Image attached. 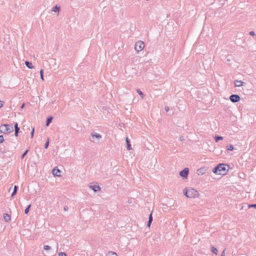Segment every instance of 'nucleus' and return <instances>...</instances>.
Wrapping results in <instances>:
<instances>
[{
  "instance_id": "obj_5",
  "label": "nucleus",
  "mask_w": 256,
  "mask_h": 256,
  "mask_svg": "<svg viewBox=\"0 0 256 256\" xmlns=\"http://www.w3.org/2000/svg\"><path fill=\"white\" fill-rule=\"evenodd\" d=\"M240 99V96L238 94H232L230 96V100L234 103L238 102Z\"/></svg>"
},
{
  "instance_id": "obj_27",
  "label": "nucleus",
  "mask_w": 256,
  "mask_h": 256,
  "mask_svg": "<svg viewBox=\"0 0 256 256\" xmlns=\"http://www.w3.org/2000/svg\"><path fill=\"white\" fill-rule=\"evenodd\" d=\"M4 141V138L3 136H0V143H2Z\"/></svg>"
},
{
  "instance_id": "obj_2",
  "label": "nucleus",
  "mask_w": 256,
  "mask_h": 256,
  "mask_svg": "<svg viewBox=\"0 0 256 256\" xmlns=\"http://www.w3.org/2000/svg\"><path fill=\"white\" fill-rule=\"evenodd\" d=\"M13 131V128L8 124H2L0 126V132L4 134H8Z\"/></svg>"
},
{
  "instance_id": "obj_31",
  "label": "nucleus",
  "mask_w": 256,
  "mask_h": 256,
  "mask_svg": "<svg viewBox=\"0 0 256 256\" xmlns=\"http://www.w3.org/2000/svg\"><path fill=\"white\" fill-rule=\"evenodd\" d=\"M34 132V128H33L32 129V131L31 132V138H33Z\"/></svg>"
},
{
  "instance_id": "obj_14",
  "label": "nucleus",
  "mask_w": 256,
  "mask_h": 256,
  "mask_svg": "<svg viewBox=\"0 0 256 256\" xmlns=\"http://www.w3.org/2000/svg\"><path fill=\"white\" fill-rule=\"evenodd\" d=\"M25 64L29 68H32L34 67L32 64L26 61Z\"/></svg>"
},
{
  "instance_id": "obj_18",
  "label": "nucleus",
  "mask_w": 256,
  "mask_h": 256,
  "mask_svg": "<svg viewBox=\"0 0 256 256\" xmlns=\"http://www.w3.org/2000/svg\"><path fill=\"white\" fill-rule=\"evenodd\" d=\"M256 208V204H250L248 205V208Z\"/></svg>"
},
{
  "instance_id": "obj_15",
  "label": "nucleus",
  "mask_w": 256,
  "mask_h": 256,
  "mask_svg": "<svg viewBox=\"0 0 256 256\" xmlns=\"http://www.w3.org/2000/svg\"><path fill=\"white\" fill-rule=\"evenodd\" d=\"M226 148L228 150H232L234 148V146L232 144H228L226 146Z\"/></svg>"
},
{
  "instance_id": "obj_17",
  "label": "nucleus",
  "mask_w": 256,
  "mask_h": 256,
  "mask_svg": "<svg viewBox=\"0 0 256 256\" xmlns=\"http://www.w3.org/2000/svg\"><path fill=\"white\" fill-rule=\"evenodd\" d=\"M137 92L140 94V96L141 98L143 99L144 98V96L142 92L140 90H137Z\"/></svg>"
},
{
  "instance_id": "obj_32",
  "label": "nucleus",
  "mask_w": 256,
  "mask_h": 256,
  "mask_svg": "<svg viewBox=\"0 0 256 256\" xmlns=\"http://www.w3.org/2000/svg\"><path fill=\"white\" fill-rule=\"evenodd\" d=\"M44 249L45 250H49L50 249V246H44Z\"/></svg>"
},
{
  "instance_id": "obj_23",
  "label": "nucleus",
  "mask_w": 256,
  "mask_h": 256,
  "mask_svg": "<svg viewBox=\"0 0 256 256\" xmlns=\"http://www.w3.org/2000/svg\"><path fill=\"white\" fill-rule=\"evenodd\" d=\"M223 138L222 136H217L215 138V140L218 142L219 140H222Z\"/></svg>"
},
{
  "instance_id": "obj_11",
  "label": "nucleus",
  "mask_w": 256,
  "mask_h": 256,
  "mask_svg": "<svg viewBox=\"0 0 256 256\" xmlns=\"http://www.w3.org/2000/svg\"><path fill=\"white\" fill-rule=\"evenodd\" d=\"M3 216L4 219L6 222H10L11 220L10 215L8 214H4Z\"/></svg>"
},
{
  "instance_id": "obj_34",
  "label": "nucleus",
  "mask_w": 256,
  "mask_h": 256,
  "mask_svg": "<svg viewBox=\"0 0 256 256\" xmlns=\"http://www.w3.org/2000/svg\"><path fill=\"white\" fill-rule=\"evenodd\" d=\"M250 34L252 36H255V32L254 31H251L250 32Z\"/></svg>"
},
{
  "instance_id": "obj_10",
  "label": "nucleus",
  "mask_w": 256,
  "mask_h": 256,
  "mask_svg": "<svg viewBox=\"0 0 256 256\" xmlns=\"http://www.w3.org/2000/svg\"><path fill=\"white\" fill-rule=\"evenodd\" d=\"M206 168H201L197 170V174L198 175H202L206 172Z\"/></svg>"
},
{
  "instance_id": "obj_12",
  "label": "nucleus",
  "mask_w": 256,
  "mask_h": 256,
  "mask_svg": "<svg viewBox=\"0 0 256 256\" xmlns=\"http://www.w3.org/2000/svg\"><path fill=\"white\" fill-rule=\"evenodd\" d=\"M126 148H127L128 150H132L131 145L130 142V140L128 138H126Z\"/></svg>"
},
{
  "instance_id": "obj_39",
  "label": "nucleus",
  "mask_w": 256,
  "mask_h": 256,
  "mask_svg": "<svg viewBox=\"0 0 256 256\" xmlns=\"http://www.w3.org/2000/svg\"><path fill=\"white\" fill-rule=\"evenodd\" d=\"M24 104H23L22 105V106H21V107H20V108H24Z\"/></svg>"
},
{
  "instance_id": "obj_20",
  "label": "nucleus",
  "mask_w": 256,
  "mask_h": 256,
  "mask_svg": "<svg viewBox=\"0 0 256 256\" xmlns=\"http://www.w3.org/2000/svg\"><path fill=\"white\" fill-rule=\"evenodd\" d=\"M30 208V204L28 205V207L25 209L24 212L26 214H28V213Z\"/></svg>"
},
{
  "instance_id": "obj_36",
  "label": "nucleus",
  "mask_w": 256,
  "mask_h": 256,
  "mask_svg": "<svg viewBox=\"0 0 256 256\" xmlns=\"http://www.w3.org/2000/svg\"><path fill=\"white\" fill-rule=\"evenodd\" d=\"M28 152V150H26L24 154H23L22 155V158H24V156Z\"/></svg>"
},
{
  "instance_id": "obj_28",
  "label": "nucleus",
  "mask_w": 256,
  "mask_h": 256,
  "mask_svg": "<svg viewBox=\"0 0 256 256\" xmlns=\"http://www.w3.org/2000/svg\"><path fill=\"white\" fill-rule=\"evenodd\" d=\"M58 256H66V254L64 252H60L58 254Z\"/></svg>"
},
{
  "instance_id": "obj_37",
  "label": "nucleus",
  "mask_w": 256,
  "mask_h": 256,
  "mask_svg": "<svg viewBox=\"0 0 256 256\" xmlns=\"http://www.w3.org/2000/svg\"><path fill=\"white\" fill-rule=\"evenodd\" d=\"M151 223H152V222L148 221V227H150Z\"/></svg>"
},
{
  "instance_id": "obj_19",
  "label": "nucleus",
  "mask_w": 256,
  "mask_h": 256,
  "mask_svg": "<svg viewBox=\"0 0 256 256\" xmlns=\"http://www.w3.org/2000/svg\"><path fill=\"white\" fill-rule=\"evenodd\" d=\"M43 71L44 70H43L42 69H41L40 70V78H41L42 80H44Z\"/></svg>"
},
{
  "instance_id": "obj_35",
  "label": "nucleus",
  "mask_w": 256,
  "mask_h": 256,
  "mask_svg": "<svg viewBox=\"0 0 256 256\" xmlns=\"http://www.w3.org/2000/svg\"><path fill=\"white\" fill-rule=\"evenodd\" d=\"M4 105V102L0 100V108H2Z\"/></svg>"
},
{
  "instance_id": "obj_6",
  "label": "nucleus",
  "mask_w": 256,
  "mask_h": 256,
  "mask_svg": "<svg viewBox=\"0 0 256 256\" xmlns=\"http://www.w3.org/2000/svg\"><path fill=\"white\" fill-rule=\"evenodd\" d=\"M188 174V168H185L182 171H181L180 173V176L184 178H186Z\"/></svg>"
},
{
  "instance_id": "obj_1",
  "label": "nucleus",
  "mask_w": 256,
  "mask_h": 256,
  "mask_svg": "<svg viewBox=\"0 0 256 256\" xmlns=\"http://www.w3.org/2000/svg\"><path fill=\"white\" fill-rule=\"evenodd\" d=\"M184 194L188 198H198L200 194L194 188H188L186 190H184Z\"/></svg>"
},
{
  "instance_id": "obj_21",
  "label": "nucleus",
  "mask_w": 256,
  "mask_h": 256,
  "mask_svg": "<svg viewBox=\"0 0 256 256\" xmlns=\"http://www.w3.org/2000/svg\"><path fill=\"white\" fill-rule=\"evenodd\" d=\"M14 128H15V131H19L20 128L18 127V124L16 122L14 124Z\"/></svg>"
},
{
  "instance_id": "obj_4",
  "label": "nucleus",
  "mask_w": 256,
  "mask_h": 256,
  "mask_svg": "<svg viewBox=\"0 0 256 256\" xmlns=\"http://www.w3.org/2000/svg\"><path fill=\"white\" fill-rule=\"evenodd\" d=\"M144 48V44L141 40L137 42L135 44L134 48L137 52L142 50Z\"/></svg>"
},
{
  "instance_id": "obj_24",
  "label": "nucleus",
  "mask_w": 256,
  "mask_h": 256,
  "mask_svg": "<svg viewBox=\"0 0 256 256\" xmlns=\"http://www.w3.org/2000/svg\"><path fill=\"white\" fill-rule=\"evenodd\" d=\"M16 190H17V186H15L14 187V192L12 194V196H13L16 192Z\"/></svg>"
},
{
  "instance_id": "obj_40",
  "label": "nucleus",
  "mask_w": 256,
  "mask_h": 256,
  "mask_svg": "<svg viewBox=\"0 0 256 256\" xmlns=\"http://www.w3.org/2000/svg\"><path fill=\"white\" fill-rule=\"evenodd\" d=\"M227 60H228V61H229V60H230V59H229V58H227Z\"/></svg>"
},
{
  "instance_id": "obj_16",
  "label": "nucleus",
  "mask_w": 256,
  "mask_h": 256,
  "mask_svg": "<svg viewBox=\"0 0 256 256\" xmlns=\"http://www.w3.org/2000/svg\"><path fill=\"white\" fill-rule=\"evenodd\" d=\"M52 117H50V118H48L47 120H46V126H48L50 122H51L52 120Z\"/></svg>"
},
{
  "instance_id": "obj_7",
  "label": "nucleus",
  "mask_w": 256,
  "mask_h": 256,
  "mask_svg": "<svg viewBox=\"0 0 256 256\" xmlns=\"http://www.w3.org/2000/svg\"><path fill=\"white\" fill-rule=\"evenodd\" d=\"M52 174L54 176H60V171L57 168H54L52 170Z\"/></svg>"
},
{
  "instance_id": "obj_33",
  "label": "nucleus",
  "mask_w": 256,
  "mask_h": 256,
  "mask_svg": "<svg viewBox=\"0 0 256 256\" xmlns=\"http://www.w3.org/2000/svg\"><path fill=\"white\" fill-rule=\"evenodd\" d=\"M152 214H150V215L149 216L148 221L152 222Z\"/></svg>"
},
{
  "instance_id": "obj_26",
  "label": "nucleus",
  "mask_w": 256,
  "mask_h": 256,
  "mask_svg": "<svg viewBox=\"0 0 256 256\" xmlns=\"http://www.w3.org/2000/svg\"><path fill=\"white\" fill-rule=\"evenodd\" d=\"M230 168V166L228 164H225V171H228Z\"/></svg>"
},
{
  "instance_id": "obj_25",
  "label": "nucleus",
  "mask_w": 256,
  "mask_h": 256,
  "mask_svg": "<svg viewBox=\"0 0 256 256\" xmlns=\"http://www.w3.org/2000/svg\"><path fill=\"white\" fill-rule=\"evenodd\" d=\"M59 8H58L57 6H56L52 8V11L54 12H56L58 10Z\"/></svg>"
},
{
  "instance_id": "obj_38",
  "label": "nucleus",
  "mask_w": 256,
  "mask_h": 256,
  "mask_svg": "<svg viewBox=\"0 0 256 256\" xmlns=\"http://www.w3.org/2000/svg\"><path fill=\"white\" fill-rule=\"evenodd\" d=\"M18 132L19 131H15L14 135H15L16 136H18Z\"/></svg>"
},
{
  "instance_id": "obj_3",
  "label": "nucleus",
  "mask_w": 256,
  "mask_h": 256,
  "mask_svg": "<svg viewBox=\"0 0 256 256\" xmlns=\"http://www.w3.org/2000/svg\"><path fill=\"white\" fill-rule=\"evenodd\" d=\"M224 170V164H220L213 169V172L217 174H222Z\"/></svg>"
},
{
  "instance_id": "obj_8",
  "label": "nucleus",
  "mask_w": 256,
  "mask_h": 256,
  "mask_svg": "<svg viewBox=\"0 0 256 256\" xmlns=\"http://www.w3.org/2000/svg\"><path fill=\"white\" fill-rule=\"evenodd\" d=\"M90 188L93 190L94 192H96L100 190V187L97 184H91L90 186Z\"/></svg>"
},
{
  "instance_id": "obj_30",
  "label": "nucleus",
  "mask_w": 256,
  "mask_h": 256,
  "mask_svg": "<svg viewBox=\"0 0 256 256\" xmlns=\"http://www.w3.org/2000/svg\"><path fill=\"white\" fill-rule=\"evenodd\" d=\"M48 144H49V140H48V139L47 142H46V144H45V146H44V147H45V148H48Z\"/></svg>"
},
{
  "instance_id": "obj_13",
  "label": "nucleus",
  "mask_w": 256,
  "mask_h": 256,
  "mask_svg": "<svg viewBox=\"0 0 256 256\" xmlns=\"http://www.w3.org/2000/svg\"><path fill=\"white\" fill-rule=\"evenodd\" d=\"M106 256H118L116 254V253L114 252H108Z\"/></svg>"
},
{
  "instance_id": "obj_9",
  "label": "nucleus",
  "mask_w": 256,
  "mask_h": 256,
  "mask_svg": "<svg viewBox=\"0 0 256 256\" xmlns=\"http://www.w3.org/2000/svg\"><path fill=\"white\" fill-rule=\"evenodd\" d=\"M245 82H242V80H235L234 82V86L236 87H240L243 86L244 84H245Z\"/></svg>"
},
{
  "instance_id": "obj_22",
  "label": "nucleus",
  "mask_w": 256,
  "mask_h": 256,
  "mask_svg": "<svg viewBox=\"0 0 256 256\" xmlns=\"http://www.w3.org/2000/svg\"><path fill=\"white\" fill-rule=\"evenodd\" d=\"M92 137H95L96 138H100L101 137V136H100V134H92Z\"/></svg>"
},
{
  "instance_id": "obj_29",
  "label": "nucleus",
  "mask_w": 256,
  "mask_h": 256,
  "mask_svg": "<svg viewBox=\"0 0 256 256\" xmlns=\"http://www.w3.org/2000/svg\"><path fill=\"white\" fill-rule=\"evenodd\" d=\"M212 251L214 254H217L218 250L216 248L212 247Z\"/></svg>"
}]
</instances>
